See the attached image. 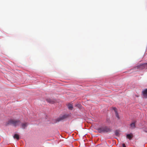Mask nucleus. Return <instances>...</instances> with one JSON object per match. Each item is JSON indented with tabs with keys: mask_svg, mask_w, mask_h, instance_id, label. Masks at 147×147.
Listing matches in <instances>:
<instances>
[{
	"mask_svg": "<svg viewBox=\"0 0 147 147\" xmlns=\"http://www.w3.org/2000/svg\"><path fill=\"white\" fill-rule=\"evenodd\" d=\"M21 123L20 121L18 120L11 119L9 120L7 122V124L11 125L14 126L19 125Z\"/></svg>",
	"mask_w": 147,
	"mask_h": 147,
	"instance_id": "nucleus-1",
	"label": "nucleus"
},
{
	"mask_svg": "<svg viewBox=\"0 0 147 147\" xmlns=\"http://www.w3.org/2000/svg\"><path fill=\"white\" fill-rule=\"evenodd\" d=\"M97 130L99 133H102L110 132L111 130L107 126H104L98 128Z\"/></svg>",
	"mask_w": 147,
	"mask_h": 147,
	"instance_id": "nucleus-2",
	"label": "nucleus"
},
{
	"mask_svg": "<svg viewBox=\"0 0 147 147\" xmlns=\"http://www.w3.org/2000/svg\"><path fill=\"white\" fill-rule=\"evenodd\" d=\"M135 69H137L141 70L144 69V64L138 65L135 67Z\"/></svg>",
	"mask_w": 147,
	"mask_h": 147,
	"instance_id": "nucleus-3",
	"label": "nucleus"
},
{
	"mask_svg": "<svg viewBox=\"0 0 147 147\" xmlns=\"http://www.w3.org/2000/svg\"><path fill=\"white\" fill-rule=\"evenodd\" d=\"M46 101L48 102L51 104H53L56 102V100H55L51 99L50 98H47L46 99Z\"/></svg>",
	"mask_w": 147,
	"mask_h": 147,
	"instance_id": "nucleus-4",
	"label": "nucleus"
},
{
	"mask_svg": "<svg viewBox=\"0 0 147 147\" xmlns=\"http://www.w3.org/2000/svg\"><path fill=\"white\" fill-rule=\"evenodd\" d=\"M133 137V134L132 133L127 134L126 135V137L129 140H131Z\"/></svg>",
	"mask_w": 147,
	"mask_h": 147,
	"instance_id": "nucleus-5",
	"label": "nucleus"
},
{
	"mask_svg": "<svg viewBox=\"0 0 147 147\" xmlns=\"http://www.w3.org/2000/svg\"><path fill=\"white\" fill-rule=\"evenodd\" d=\"M28 124L27 123H22L21 125V127L23 129L25 128L28 125Z\"/></svg>",
	"mask_w": 147,
	"mask_h": 147,
	"instance_id": "nucleus-6",
	"label": "nucleus"
},
{
	"mask_svg": "<svg viewBox=\"0 0 147 147\" xmlns=\"http://www.w3.org/2000/svg\"><path fill=\"white\" fill-rule=\"evenodd\" d=\"M143 93L144 98H147V89H146L143 91Z\"/></svg>",
	"mask_w": 147,
	"mask_h": 147,
	"instance_id": "nucleus-7",
	"label": "nucleus"
},
{
	"mask_svg": "<svg viewBox=\"0 0 147 147\" xmlns=\"http://www.w3.org/2000/svg\"><path fill=\"white\" fill-rule=\"evenodd\" d=\"M65 116L64 115L62 116V117H59L57 119V121H60L63 119H64L65 118Z\"/></svg>",
	"mask_w": 147,
	"mask_h": 147,
	"instance_id": "nucleus-8",
	"label": "nucleus"
},
{
	"mask_svg": "<svg viewBox=\"0 0 147 147\" xmlns=\"http://www.w3.org/2000/svg\"><path fill=\"white\" fill-rule=\"evenodd\" d=\"M116 108H113V109L115 111V115H116V117L118 119H119V117L118 114L117 112V111L116 110Z\"/></svg>",
	"mask_w": 147,
	"mask_h": 147,
	"instance_id": "nucleus-9",
	"label": "nucleus"
},
{
	"mask_svg": "<svg viewBox=\"0 0 147 147\" xmlns=\"http://www.w3.org/2000/svg\"><path fill=\"white\" fill-rule=\"evenodd\" d=\"M13 138L18 140L19 139V135L17 134H15L13 136Z\"/></svg>",
	"mask_w": 147,
	"mask_h": 147,
	"instance_id": "nucleus-10",
	"label": "nucleus"
},
{
	"mask_svg": "<svg viewBox=\"0 0 147 147\" xmlns=\"http://www.w3.org/2000/svg\"><path fill=\"white\" fill-rule=\"evenodd\" d=\"M130 126L132 128H134L136 127L134 123H131L130 125Z\"/></svg>",
	"mask_w": 147,
	"mask_h": 147,
	"instance_id": "nucleus-11",
	"label": "nucleus"
},
{
	"mask_svg": "<svg viewBox=\"0 0 147 147\" xmlns=\"http://www.w3.org/2000/svg\"><path fill=\"white\" fill-rule=\"evenodd\" d=\"M68 108L70 110H72L73 109V106L71 104H69L68 105Z\"/></svg>",
	"mask_w": 147,
	"mask_h": 147,
	"instance_id": "nucleus-12",
	"label": "nucleus"
},
{
	"mask_svg": "<svg viewBox=\"0 0 147 147\" xmlns=\"http://www.w3.org/2000/svg\"><path fill=\"white\" fill-rule=\"evenodd\" d=\"M115 134L116 136H119V132L117 130H116L115 131Z\"/></svg>",
	"mask_w": 147,
	"mask_h": 147,
	"instance_id": "nucleus-13",
	"label": "nucleus"
},
{
	"mask_svg": "<svg viewBox=\"0 0 147 147\" xmlns=\"http://www.w3.org/2000/svg\"><path fill=\"white\" fill-rule=\"evenodd\" d=\"M144 69H147V63H144Z\"/></svg>",
	"mask_w": 147,
	"mask_h": 147,
	"instance_id": "nucleus-14",
	"label": "nucleus"
},
{
	"mask_svg": "<svg viewBox=\"0 0 147 147\" xmlns=\"http://www.w3.org/2000/svg\"><path fill=\"white\" fill-rule=\"evenodd\" d=\"M122 147H126L124 143H123L122 144Z\"/></svg>",
	"mask_w": 147,
	"mask_h": 147,
	"instance_id": "nucleus-15",
	"label": "nucleus"
},
{
	"mask_svg": "<svg viewBox=\"0 0 147 147\" xmlns=\"http://www.w3.org/2000/svg\"><path fill=\"white\" fill-rule=\"evenodd\" d=\"M144 131L146 133H147V129H144Z\"/></svg>",
	"mask_w": 147,
	"mask_h": 147,
	"instance_id": "nucleus-16",
	"label": "nucleus"
},
{
	"mask_svg": "<svg viewBox=\"0 0 147 147\" xmlns=\"http://www.w3.org/2000/svg\"><path fill=\"white\" fill-rule=\"evenodd\" d=\"M136 96L137 97H138V96Z\"/></svg>",
	"mask_w": 147,
	"mask_h": 147,
	"instance_id": "nucleus-17",
	"label": "nucleus"
}]
</instances>
